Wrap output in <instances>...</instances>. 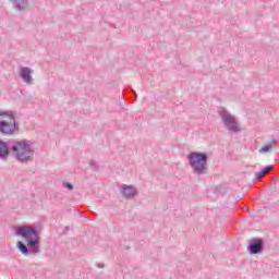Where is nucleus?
<instances>
[{
    "instance_id": "12",
    "label": "nucleus",
    "mask_w": 279,
    "mask_h": 279,
    "mask_svg": "<svg viewBox=\"0 0 279 279\" xmlns=\"http://www.w3.org/2000/svg\"><path fill=\"white\" fill-rule=\"evenodd\" d=\"M65 186L69 189V191H73V185L71 183H66Z\"/></svg>"
},
{
    "instance_id": "11",
    "label": "nucleus",
    "mask_w": 279,
    "mask_h": 279,
    "mask_svg": "<svg viewBox=\"0 0 279 279\" xmlns=\"http://www.w3.org/2000/svg\"><path fill=\"white\" fill-rule=\"evenodd\" d=\"M271 149H272V146L271 145H267V146H263L259 151L260 153H263V151H271Z\"/></svg>"
},
{
    "instance_id": "4",
    "label": "nucleus",
    "mask_w": 279,
    "mask_h": 279,
    "mask_svg": "<svg viewBox=\"0 0 279 279\" xmlns=\"http://www.w3.org/2000/svg\"><path fill=\"white\" fill-rule=\"evenodd\" d=\"M13 156L21 162H27L34 156L32 148L25 142H17L12 147Z\"/></svg>"
},
{
    "instance_id": "15",
    "label": "nucleus",
    "mask_w": 279,
    "mask_h": 279,
    "mask_svg": "<svg viewBox=\"0 0 279 279\" xmlns=\"http://www.w3.org/2000/svg\"><path fill=\"white\" fill-rule=\"evenodd\" d=\"M78 217H82V213L78 214Z\"/></svg>"
},
{
    "instance_id": "9",
    "label": "nucleus",
    "mask_w": 279,
    "mask_h": 279,
    "mask_svg": "<svg viewBox=\"0 0 279 279\" xmlns=\"http://www.w3.org/2000/svg\"><path fill=\"white\" fill-rule=\"evenodd\" d=\"M10 154V150L8 149V145L5 142L0 141V158H5Z\"/></svg>"
},
{
    "instance_id": "10",
    "label": "nucleus",
    "mask_w": 279,
    "mask_h": 279,
    "mask_svg": "<svg viewBox=\"0 0 279 279\" xmlns=\"http://www.w3.org/2000/svg\"><path fill=\"white\" fill-rule=\"evenodd\" d=\"M271 169H274V168L267 167L264 170L259 171L258 174L255 177L256 180H260V178H265V175H267V173H269V171H271Z\"/></svg>"
},
{
    "instance_id": "7",
    "label": "nucleus",
    "mask_w": 279,
    "mask_h": 279,
    "mask_svg": "<svg viewBox=\"0 0 279 279\" xmlns=\"http://www.w3.org/2000/svg\"><path fill=\"white\" fill-rule=\"evenodd\" d=\"M121 193L124 197H126V199L136 196V190H134V186L132 185H122Z\"/></svg>"
},
{
    "instance_id": "16",
    "label": "nucleus",
    "mask_w": 279,
    "mask_h": 279,
    "mask_svg": "<svg viewBox=\"0 0 279 279\" xmlns=\"http://www.w3.org/2000/svg\"><path fill=\"white\" fill-rule=\"evenodd\" d=\"M83 220L86 221V217H83Z\"/></svg>"
},
{
    "instance_id": "5",
    "label": "nucleus",
    "mask_w": 279,
    "mask_h": 279,
    "mask_svg": "<svg viewBox=\"0 0 279 279\" xmlns=\"http://www.w3.org/2000/svg\"><path fill=\"white\" fill-rule=\"evenodd\" d=\"M265 250V241L263 239H252L247 246V252L251 254H263Z\"/></svg>"
},
{
    "instance_id": "14",
    "label": "nucleus",
    "mask_w": 279,
    "mask_h": 279,
    "mask_svg": "<svg viewBox=\"0 0 279 279\" xmlns=\"http://www.w3.org/2000/svg\"><path fill=\"white\" fill-rule=\"evenodd\" d=\"M64 232H69V227H65V228H64Z\"/></svg>"
},
{
    "instance_id": "3",
    "label": "nucleus",
    "mask_w": 279,
    "mask_h": 279,
    "mask_svg": "<svg viewBox=\"0 0 279 279\" xmlns=\"http://www.w3.org/2000/svg\"><path fill=\"white\" fill-rule=\"evenodd\" d=\"M187 158L190 160V167H192L194 171L198 173L206 171V162L208 160L206 153L192 151L187 155Z\"/></svg>"
},
{
    "instance_id": "13",
    "label": "nucleus",
    "mask_w": 279,
    "mask_h": 279,
    "mask_svg": "<svg viewBox=\"0 0 279 279\" xmlns=\"http://www.w3.org/2000/svg\"><path fill=\"white\" fill-rule=\"evenodd\" d=\"M97 267H98L99 269H104V264H97Z\"/></svg>"
},
{
    "instance_id": "2",
    "label": "nucleus",
    "mask_w": 279,
    "mask_h": 279,
    "mask_svg": "<svg viewBox=\"0 0 279 279\" xmlns=\"http://www.w3.org/2000/svg\"><path fill=\"white\" fill-rule=\"evenodd\" d=\"M14 132H19L14 114L7 111H0V134L10 136V134H14Z\"/></svg>"
},
{
    "instance_id": "8",
    "label": "nucleus",
    "mask_w": 279,
    "mask_h": 279,
    "mask_svg": "<svg viewBox=\"0 0 279 279\" xmlns=\"http://www.w3.org/2000/svg\"><path fill=\"white\" fill-rule=\"evenodd\" d=\"M20 75L26 82V84H32V71L29 68H21Z\"/></svg>"
},
{
    "instance_id": "1",
    "label": "nucleus",
    "mask_w": 279,
    "mask_h": 279,
    "mask_svg": "<svg viewBox=\"0 0 279 279\" xmlns=\"http://www.w3.org/2000/svg\"><path fill=\"white\" fill-rule=\"evenodd\" d=\"M15 234L24 239L26 243L22 241L16 243V247L23 256H36V254H40V238L36 228L29 226L17 227Z\"/></svg>"
},
{
    "instance_id": "6",
    "label": "nucleus",
    "mask_w": 279,
    "mask_h": 279,
    "mask_svg": "<svg viewBox=\"0 0 279 279\" xmlns=\"http://www.w3.org/2000/svg\"><path fill=\"white\" fill-rule=\"evenodd\" d=\"M222 121L228 130L230 132H241V126L239 125V122L232 117L231 114L225 113L222 116Z\"/></svg>"
}]
</instances>
